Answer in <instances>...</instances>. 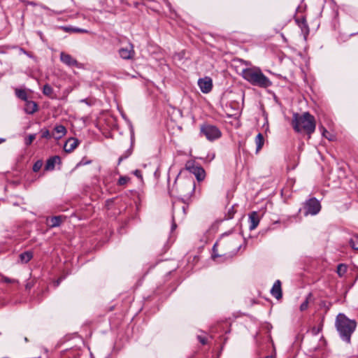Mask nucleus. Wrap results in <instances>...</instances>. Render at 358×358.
I'll return each mask as SVG.
<instances>
[{
    "instance_id": "1",
    "label": "nucleus",
    "mask_w": 358,
    "mask_h": 358,
    "mask_svg": "<svg viewBox=\"0 0 358 358\" xmlns=\"http://www.w3.org/2000/svg\"><path fill=\"white\" fill-rule=\"evenodd\" d=\"M241 75L246 81L254 86L266 88L272 85V82L262 73L259 67L252 66L243 69Z\"/></svg>"
},
{
    "instance_id": "2",
    "label": "nucleus",
    "mask_w": 358,
    "mask_h": 358,
    "mask_svg": "<svg viewBox=\"0 0 358 358\" xmlns=\"http://www.w3.org/2000/svg\"><path fill=\"white\" fill-rule=\"evenodd\" d=\"M335 326L341 338L347 343H350L351 336L357 327L356 321L349 319L343 313H339L336 316Z\"/></svg>"
},
{
    "instance_id": "3",
    "label": "nucleus",
    "mask_w": 358,
    "mask_h": 358,
    "mask_svg": "<svg viewBox=\"0 0 358 358\" xmlns=\"http://www.w3.org/2000/svg\"><path fill=\"white\" fill-rule=\"evenodd\" d=\"M292 125L296 132L304 131L309 135L315 131L316 126L314 116L308 112H306L302 115L294 113Z\"/></svg>"
},
{
    "instance_id": "4",
    "label": "nucleus",
    "mask_w": 358,
    "mask_h": 358,
    "mask_svg": "<svg viewBox=\"0 0 358 358\" xmlns=\"http://www.w3.org/2000/svg\"><path fill=\"white\" fill-rule=\"evenodd\" d=\"M195 189V184L193 181H191L189 180H187L185 181H182L179 184V185H177L176 189L178 194V196L180 197V199L178 201H187L190 196L192 195V194L194 192Z\"/></svg>"
},
{
    "instance_id": "5",
    "label": "nucleus",
    "mask_w": 358,
    "mask_h": 358,
    "mask_svg": "<svg viewBox=\"0 0 358 358\" xmlns=\"http://www.w3.org/2000/svg\"><path fill=\"white\" fill-rule=\"evenodd\" d=\"M200 133L210 141L218 139L222 135V132L217 127L210 124H202L200 128Z\"/></svg>"
},
{
    "instance_id": "6",
    "label": "nucleus",
    "mask_w": 358,
    "mask_h": 358,
    "mask_svg": "<svg viewBox=\"0 0 358 358\" xmlns=\"http://www.w3.org/2000/svg\"><path fill=\"white\" fill-rule=\"evenodd\" d=\"M188 208V203L186 201H177L173 203L172 220L182 221L186 215V210Z\"/></svg>"
},
{
    "instance_id": "7",
    "label": "nucleus",
    "mask_w": 358,
    "mask_h": 358,
    "mask_svg": "<svg viewBox=\"0 0 358 358\" xmlns=\"http://www.w3.org/2000/svg\"><path fill=\"white\" fill-rule=\"evenodd\" d=\"M304 215H315L321 210V204L320 201L315 197L307 200L303 204Z\"/></svg>"
},
{
    "instance_id": "8",
    "label": "nucleus",
    "mask_w": 358,
    "mask_h": 358,
    "mask_svg": "<svg viewBox=\"0 0 358 358\" xmlns=\"http://www.w3.org/2000/svg\"><path fill=\"white\" fill-rule=\"evenodd\" d=\"M185 169L193 173L198 181H202L206 177V172L201 166L196 164L194 162H187L185 164Z\"/></svg>"
},
{
    "instance_id": "9",
    "label": "nucleus",
    "mask_w": 358,
    "mask_h": 358,
    "mask_svg": "<svg viewBox=\"0 0 358 358\" xmlns=\"http://www.w3.org/2000/svg\"><path fill=\"white\" fill-rule=\"evenodd\" d=\"M118 55L122 59L133 60L136 55L134 45L129 42L125 47H122L118 50Z\"/></svg>"
},
{
    "instance_id": "10",
    "label": "nucleus",
    "mask_w": 358,
    "mask_h": 358,
    "mask_svg": "<svg viewBox=\"0 0 358 358\" xmlns=\"http://www.w3.org/2000/svg\"><path fill=\"white\" fill-rule=\"evenodd\" d=\"M60 60L62 63L69 67L80 68V63L69 54L62 52L60 53Z\"/></svg>"
},
{
    "instance_id": "11",
    "label": "nucleus",
    "mask_w": 358,
    "mask_h": 358,
    "mask_svg": "<svg viewBox=\"0 0 358 358\" xmlns=\"http://www.w3.org/2000/svg\"><path fill=\"white\" fill-rule=\"evenodd\" d=\"M198 85L203 93L207 94L210 92L213 88L212 79L209 77L199 78Z\"/></svg>"
},
{
    "instance_id": "12",
    "label": "nucleus",
    "mask_w": 358,
    "mask_h": 358,
    "mask_svg": "<svg viewBox=\"0 0 358 358\" xmlns=\"http://www.w3.org/2000/svg\"><path fill=\"white\" fill-rule=\"evenodd\" d=\"M79 144V141L75 138H69L64 145V150L66 152L70 153L74 150Z\"/></svg>"
},
{
    "instance_id": "13",
    "label": "nucleus",
    "mask_w": 358,
    "mask_h": 358,
    "mask_svg": "<svg viewBox=\"0 0 358 358\" xmlns=\"http://www.w3.org/2000/svg\"><path fill=\"white\" fill-rule=\"evenodd\" d=\"M271 295L277 299H280L282 296V289H281V282L280 280H275L274 282L271 289Z\"/></svg>"
},
{
    "instance_id": "14",
    "label": "nucleus",
    "mask_w": 358,
    "mask_h": 358,
    "mask_svg": "<svg viewBox=\"0 0 358 358\" xmlns=\"http://www.w3.org/2000/svg\"><path fill=\"white\" fill-rule=\"evenodd\" d=\"M248 222L249 229L250 231L254 230L258 226L259 223V217L256 211H253L249 215Z\"/></svg>"
},
{
    "instance_id": "15",
    "label": "nucleus",
    "mask_w": 358,
    "mask_h": 358,
    "mask_svg": "<svg viewBox=\"0 0 358 358\" xmlns=\"http://www.w3.org/2000/svg\"><path fill=\"white\" fill-rule=\"evenodd\" d=\"M66 134V129L62 124L56 125L54 128L52 136L55 139H60Z\"/></svg>"
},
{
    "instance_id": "16",
    "label": "nucleus",
    "mask_w": 358,
    "mask_h": 358,
    "mask_svg": "<svg viewBox=\"0 0 358 358\" xmlns=\"http://www.w3.org/2000/svg\"><path fill=\"white\" fill-rule=\"evenodd\" d=\"M64 217L62 215L53 216L47 219V224L50 228L57 227L60 226L63 221Z\"/></svg>"
},
{
    "instance_id": "17",
    "label": "nucleus",
    "mask_w": 358,
    "mask_h": 358,
    "mask_svg": "<svg viewBox=\"0 0 358 358\" xmlns=\"http://www.w3.org/2000/svg\"><path fill=\"white\" fill-rule=\"evenodd\" d=\"M60 157L59 156H53L50 157L45 165V171H52L55 169V164L60 162Z\"/></svg>"
},
{
    "instance_id": "18",
    "label": "nucleus",
    "mask_w": 358,
    "mask_h": 358,
    "mask_svg": "<svg viewBox=\"0 0 358 358\" xmlns=\"http://www.w3.org/2000/svg\"><path fill=\"white\" fill-rule=\"evenodd\" d=\"M24 111L27 114H34L38 110V105L34 101H25Z\"/></svg>"
},
{
    "instance_id": "19",
    "label": "nucleus",
    "mask_w": 358,
    "mask_h": 358,
    "mask_svg": "<svg viewBox=\"0 0 358 358\" xmlns=\"http://www.w3.org/2000/svg\"><path fill=\"white\" fill-rule=\"evenodd\" d=\"M34 256V253L31 251H25L19 255L18 262L21 264L28 263Z\"/></svg>"
},
{
    "instance_id": "20",
    "label": "nucleus",
    "mask_w": 358,
    "mask_h": 358,
    "mask_svg": "<svg viewBox=\"0 0 358 358\" xmlns=\"http://www.w3.org/2000/svg\"><path fill=\"white\" fill-rule=\"evenodd\" d=\"M42 92L44 95L48 96L50 99L55 98L54 94V90L49 84H45L43 86Z\"/></svg>"
},
{
    "instance_id": "21",
    "label": "nucleus",
    "mask_w": 358,
    "mask_h": 358,
    "mask_svg": "<svg viewBox=\"0 0 358 358\" xmlns=\"http://www.w3.org/2000/svg\"><path fill=\"white\" fill-rule=\"evenodd\" d=\"M264 138L262 134L259 133L255 138V143L257 145L256 152H258L264 145Z\"/></svg>"
},
{
    "instance_id": "22",
    "label": "nucleus",
    "mask_w": 358,
    "mask_h": 358,
    "mask_svg": "<svg viewBox=\"0 0 358 358\" xmlns=\"http://www.w3.org/2000/svg\"><path fill=\"white\" fill-rule=\"evenodd\" d=\"M296 22L301 27L303 32H305L307 34L309 33V28L305 18H302L301 20L296 19Z\"/></svg>"
},
{
    "instance_id": "23",
    "label": "nucleus",
    "mask_w": 358,
    "mask_h": 358,
    "mask_svg": "<svg viewBox=\"0 0 358 358\" xmlns=\"http://www.w3.org/2000/svg\"><path fill=\"white\" fill-rule=\"evenodd\" d=\"M348 266L345 264H339L337 266L336 273L339 277H343L347 273Z\"/></svg>"
},
{
    "instance_id": "24",
    "label": "nucleus",
    "mask_w": 358,
    "mask_h": 358,
    "mask_svg": "<svg viewBox=\"0 0 358 358\" xmlns=\"http://www.w3.org/2000/svg\"><path fill=\"white\" fill-rule=\"evenodd\" d=\"M312 299H313V294H312V293H309L307 295L305 301L300 306L299 308H300L301 311H304L308 308V303H309L310 301L312 300Z\"/></svg>"
},
{
    "instance_id": "25",
    "label": "nucleus",
    "mask_w": 358,
    "mask_h": 358,
    "mask_svg": "<svg viewBox=\"0 0 358 358\" xmlns=\"http://www.w3.org/2000/svg\"><path fill=\"white\" fill-rule=\"evenodd\" d=\"M15 95L17 96V97L24 101H27V94L24 90L16 89Z\"/></svg>"
},
{
    "instance_id": "26",
    "label": "nucleus",
    "mask_w": 358,
    "mask_h": 358,
    "mask_svg": "<svg viewBox=\"0 0 358 358\" xmlns=\"http://www.w3.org/2000/svg\"><path fill=\"white\" fill-rule=\"evenodd\" d=\"M349 244L354 250H358V236L355 235L349 240Z\"/></svg>"
},
{
    "instance_id": "27",
    "label": "nucleus",
    "mask_w": 358,
    "mask_h": 358,
    "mask_svg": "<svg viewBox=\"0 0 358 358\" xmlns=\"http://www.w3.org/2000/svg\"><path fill=\"white\" fill-rule=\"evenodd\" d=\"M43 161L42 160H37L33 165V171L34 172H38L41 170V169L42 168L43 166Z\"/></svg>"
},
{
    "instance_id": "28",
    "label": "nucleus",
    "mask_w": 358,
    "mask_h": 358,
    "mask_svg": "<svg viewBox=\"0 0 358 358\" xmlns=\"http://www.w3.org/2000/svg\"><path fill=\"white\" fill-rule=\"evenodd\" d=\"M131 155V150L130 149L127 150L125 153L122 155H121L119 159H118V162H117V164H120V163L126 159L127 158H128L130 155Z\"/></svg>"
},
{
    "instance_id": "29",
    "label": "nucleus",
    "mask_w": 358,
    "mask_h": 358,
    "mask_svg": "<svg viewBox=\"0 0 358 358\" xmlns=\"http://www.w3.org/2000/svg\"><path fill=\"white\" fill-rule=\"evenodd\" d=\"M36 134H29L24 140V143L27 146L30 145L36 138Z\"/></svg>"
},
{
    "instance_id": "30",
    "label": "nucleus",
    "mask_w": 358,
    "mask_h": 358,
    "mask_svg": "<svg viewBox=\"0 0 358 358\" xmlns=\"http://www.w3.org/2000/svg\"><path fill=\"white\" fill-rule=\"evenodd\" d=\"M129 180V178L127 176H121L120 177L117 184L119 185H124Z\"/></svg>"
},
{
    "instance_id": "31",
    "label": "nucleus",
    "mask_w": 358,
    "mask_h": 358,
    "mask_svg": "<svg viewBox=\"0 0 358 358\" xmlns=\"http://www.w3.org/2000/svg\"><path fill=\"white\" fill-rule=\"evenodd\" d=\"M41 138H51V135H50V133L48 129L41 130Z\"/></svg>"
},
{
    "instance_id": "32",
    "label": "nucleus",
    "mask_w": 358,
    "mask_h": 358,
    "mask_svg": "<svg viewBox=\"0 0 358 358\" xmlns=\"http://www.w3.org/2000/svg\"><path fill=\"white\" fill-rule=\"evenodd\" d=\"M91 162V160H86L85 158H83L81 161L77 164V166L90 164Z\"/></svg>"
},
{
    "instance_id": "33",
    "label": "nucleus",
    "mask_w": 358,
    "mask_h": 358,
    "mask_svg": "<svg viewBox=\"0 0 358 358\" xmlns=\"http://www.w3.org/2000/svg\"><path fill=\"white\" fill-rule=\"evenodd\" d=\"M216 247H217V243H215L213 247V254H212V258L213 259H215L216 258L219 257L220 255L218 254H217V250H216Z\"/></svg>"
},
{
    "instance_id": "34",
    "label": "nucleus",
    "mask_w": 358,
    "mask_h": 358,
    "mask_svg": "<svg viewBox=\"0 0 358 358\" xmlns=\"http://www.w3.org/2000/svg\"><path fill=\"white\" fill-rule=\"evenodd\" d=\"M197 338L201 344H203V345L206 344L207 341H206V338L205 336L199 335V336H197Z\"/></svg>"
},
{
    "instance_id": "35",
    "label": "nucleus",
    "mask_w": 358,
    "mask_h": 358,
    "mask_svg": "<svg viewBox=\"0 0 358 358\" xmlns=\"http://www.w3.org/2000/svg\"><path fill=\"white\" fill-rule=\"evenodd\" d=\"M73 32H77V33H87V30L80 28H73Z\"/></svg>"
},
{
    "instance_id": "36",
    "label": "nucleus",
    "mask_w": 358,
    "mask_h": 358,
    "mask_svg": "<svg viewBox=\"0 0 358 358\" xmlns=\"http://www.w3.org/2000/svg\"><path fill=\"white\" fill-rule=\"evenodd\" d=\"M34 286L31 282H27L25 285L26 289H30Z\"/></svg>"
},
{
    "instance_id": "37",
    "label": "nucleus",
    "mask_w": 358,
    "mask_h": 358,
    "mask_svg": "<svg viewBox=\"0 0 358 358\" xmlns=\"http://www.w3.org/2000/svg\"><path fill=\"white\" fill-rule=\"evenodd\" d=\"M3 280H4V282H9V283H11V282H15V280H14V279H10V278H7V277L4 278H3Z\"/></svg>"
},
{
    "instance_id": "38",
    "label": "nucleus",
    "mask_w": 358,
    "mask_h": 358,
    "mask_svg": "<svg viewBox=\"0 0 358 358\" xmlns=\"http://www.w3.org/2000/svg\"><path fill=\"white\" fill-rule=\"evenodd\" d=\"M134 174L136 177H138V178H141V171H139V170H138V169H137V170H135V171H134Z\"/></svg>"
},
{
    "instance_id": "39",
    "label": "nucleus",
    "mask_w": 358,
    "mask_h": 358,
    "mask_svg": "<svg viewBox=\"0 0 358 358\" xmlns=\"http://www.w3.org/2000/svg\"><path fill=\"white\" fill-rule=\"evenodd\" d=\"M241 245L236 246V248L233 251H231L232 255H235L237 253V252L238 251V250L241 248Z\"/></svg>"
},
{
    "instance_id": "40",
    "label": "nucleus",
    "mask_w": 358,
    "mask_h": 358,
    "mask_svg": "<svg viewBox=\"0 0 358 358\" xmlns=\"http://www.w3.org/2000/svg\"><path fill=\"white\" fill-rule=\"evenodd\" d=\"M62 29H64L65 31H67V32L70 31H73V27H62Z\"/></svg>"
},
{
    "instance_id": "41",
    "label": "nucleus",
    "mask_w": 358,
    "mask_h": 358,
    "mask_svg": "<svg viewBox=\"0 0 358 358\" xmlns=\"http://www.w3.org/2000/svg\"><path fill=\"white\" fill-rule=\"evenodd\" d=\"M176 222L177 221L172 220L171 231H173L176 228V227H177Z\"/></svg>"
},
{
    "instance_id": "42",
    "label": "nucleus",
    "mask_w": 358,
    "mask_h": 358,
    "mask_svg": "<svg viewBox=\"0 0 358 358\" xmlns=\"http://www.w3.org/2000/svg\"><path fill=\"white\" fill-rule=\"evenodd\" d=\"M80 101H81V102H84V103H85L88 104L87 100L86 99H82Z\"/></svg>"
},
{
    "instance_id": "43",
    "label": "nucleus",
    "mask_w": 358,
    "mask_h": 358,
    "mask_svg": "<svg viewBox=\"0 0 358 358\" xmlns=\"http://www.w3.org/2000/svg\"><path fill=\"white\" fill-rule=\"evenodd\" d=\"M322 129L323 130V135L324 136V133L325 132H327V131L326 130V129L323 127H322Z\"/></svg>"
},
{
    "instance_id": "44",
    "label": "nucleus",
    "mask_w": 358,
    "mask_h": 358,
    "mask_svg": "<svg viewBox=\"0 0 358 358\" xmlns=\"http://www.w3.org/2000/svg\"><path fill=\"white\" fill-rule=\"evenodd\" d=\"M6 139L3 138H0V143L5 142Z\"/></svg>"
},
{
    "instance_id": "45",
    "label": "nucleus",
    "mask_w": 358,
    "mask_h": 358,
    "mask_svg": "<svg viewBox=\"0 0 358 358\" xmlns=\"http://www.w3.org/2000/svg\"><path fill=\"white\" fill-rule=\"evenodd\" d=\"M325 138H327L328 140H330V138L328 137L327 136H325Z\"/></svg>"
},
{
    "instance_id": "46",
    "label": "nucleus",
    "mask_w": 358,
    "mask_h": 358,
    "mask_svg": "<svg viewBox=\"0 0 358 358\" xmlns=\"http://www.w3.org/2000/svg\"><path fill=\"white\" fill-rule=\"evenodd\" d=\"M325 138H327L328 140H330V138L328 137L327 136H325Z\"/></svg>"
},
{
    "instance_id": "47",
    "label": "nucleus",
    "mask_w": 358,
    "mask_h": 358,
    "mask_svg": "<svg viewBox=\"0 0 358 358\" xmlns=\"http://www.w3.org/2000/svg\"><path fill=\"white\" fill-rule=\"evenodd\" d=\"M325 138H327L328 140H330V138L328 137L327 136H325Z\"/></svg>"
},
{
    "instance_id": "48",
    "label": "nucleus",
    "mask_w": 358,
    "mask_h": 358,
    "mask_svg": "<svg viewBox=\"0 0 358 358\" xmlns=\"http://www.w3.org/2000/svg\"><path fill=\"white\" fill-rule=\"evenodd\" d=\"M325 138H327L328 140H330V138L328 137L327 136H325Z\"/></svg>"
},
{
    "instance_id": "49",
    "label": "nucleus",
    "mask_w": 358,
    "mask_h": 358,
    "mask_svg": "<svg viewBox=\"0 0 358 358\" xmlns=\"http://www.w3.org/2000/svg\"><path fill=\"white\" fill-rule=\"evenodd\" d=\"M24 341H25L26 342H27V341H28V339H27V337H25V338H24Z\"/></svg>"
},
{
    "instance_id": "50",
    "label": "nucleus",
    "mask_w": 358,
    "mask_h": 358,
    "mask_svg": "<svg viewBox=\"0 0 358 358\" xmlns=\"http://www.w3.org/2000/svg\"><path fill=\"white\" fill-rule=\"evenodd\" d=\"M1 334V333L0 332V335Z\"/></svg>"
},
{
    "instance_id": "51",
    "label": "nucleus",
    "mask_w": 358,
    "mask_h": 358,
    "mask_svg": "<svg viewBox=\"0 0 358 358\" xmlns=\"http://www.w3.org/2000/svg\"><path fill=\"white\" fill-rule=\"evenodd\" d=\"M267 358H269V357H267Z\"/></svg>"
}]
</instances>
